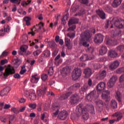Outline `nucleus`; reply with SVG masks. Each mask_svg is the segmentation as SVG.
Listing matches in <instances>:
<instances>
[{
    "label": "nucleus",
    "mask_w": 124,
    "mask_h": 124,
    "mask_svg": "<svg viewBox=\"0 0 124 124\" xmlns=\"http://www.w3.org/2000/svg\"><path fill=\"white\" fill-rule=\"evenodd\" d=\"M44 27V24L42 22H40L38 24L33 27V29L31 30V31L28 32V34H31L32 36H34V35H35V32H40V31L45 32L46 31Z\"/></svg>",
    "instance_id": "1"
},
{
    "label": "nucleus",
    "mask_w": 124,
    "mask_h": 124,
    "mask_svg": "<svg viewBox=\"0 0 124 124\" xmlns=\"http://www.w3.org/2000/svg\"><path fill=\"white\" fill-rule=\"evenodd\" d=\"M77 109L79 113H82L83 114L82 118L84 120H88L89 119V113L87 112L88 108L86 107H83V104H79L77 106Z\"/></svg>",
    "instance_id": "2"
},
{
    "label": "nucleus",
    "mask_w": 124,
    "mask_h": 124,
    "mask_svg": "<svg viewBox=\"0 0 124 124\" xmlns=\"http://www.w3.org/2000/svg\"><path fill=\"white\" fill-rule=\"evenodd\" d=\"M111 23H113L114 26L118 29H123L124 27V20L121 18L114 17L111 21Z\"/></svg>",
    "instance_id": "3"
},
{
    "label": "nucleus",
    "mask_w": 124,
    "mask_h": 124,
    "mask_svg": "<svg viewBox=\"0 0 124 124\" xmlns=\"http://www.w3.org/2000/svg\"><path fill=\"white\" fill-rule=\"evenodd\" d=\"M82 76V70L79 68H75L72 74V78L74 81L78 80V78Z\"/></svg>",
    "instance_id": "4"
},
{
    "label": "nucleus",
    "mask_w": 124,
    "mask_h": 124,
    "mask_svg": "<svg viewBox=\"0 0 124 124\" xmlns=\"http://www.w3.org/2000/svg\"><path fill=\"white\" fill-rule=\"evenodd\" d=\"M15 73V69L11 65H8L5 69V72L3 74V77L5 78H7L9 75H12Z\"/></svg>",
    "instance_id": "5"
},
{
    "label": "nucleus",
    "mask_w": 124,
    "mask_h": 124,
    "mask_svg": "<svg viewBox=\"0 0 124 124\" xmlns=\"http://www.w3.org/2000/svg\"><path fill=\"white\" fill-rule=\"evenodd\" d=\"M117 80H118V77L116 76H113L108 82V87L109 89L113 88L115 86Z\"/></svg>",
    "instance_id": "6"
},
{
    "label": "nucleus",
    "mask_w": 124,
    "mask_h": 124,
    "mask_svg": "<svg viewBox=\"0 0 124 124\" xmlns=\"http://www.w3.org/2000/svg\"><path fill=\"white\" fill-rule=\"evenodd\" d=\"M78 101H79V96L77 94H75L70 97L69 103L71 105H74V104H76Z\"/></svg>",
    "instance_id": "7"
},
{
    "label": "nucleus",
    "mask_w": 124,
    "mask_h": 124,
    "mask_svg": "<svg viewBox=\"0 0 124 124\" xmlns=\"http://www.w3.org/2000/svg\"><path fill=\"white\" fill-rule=\"evenodd\" d=\"M104 37L100 33L95 35L94 37V41L95 43H102L103 41Z\"/></svg>",
    "instance_id": "8"
},
{
    "label": "nucleus",
    "mask_w": 124,
    "mask_h": 124,
    "mask_svg": "<svg viewBox=\"0 0 124 124\" xmlns=\"http://www.w3.org/2000/svg\"><path fill=\"white\" fill-rule=\"evenodd\" d=\"M80 36L82 39H85L86 41H89L92 36V34L90 33V31H86L85 32L81 33Z\"/></svg>",
    "instance_id": "9"
},
{
    "label": "nucleus",
    "mask_w": 124,
    "mask_h": 124,
    "mask_svg": "<svg viewBox=\"0 0 124 124\" xmlns=\"http://www.w3.org/2000/svg\"><path fill=\"white\" fill-rule=\"evenodd\" d=\"M107 73L106 71L103 70L99 72L96 75V78L97 80H103L104 78L106 77Z\"/></svg>",
    "instance_id": "10"
},
{
    "label": "nucleus",
    "mask_w": 124,
    "mask_h": 124,
    "mask_svg": "<svg viewBox=\"0 0 124 124\" xmlns=\"http://www.w3.org/2000/svg\"><path fill=\"white\" fill-rule=\"evenodd\" d=\"M58 119L61 121H64L67 118V111L63 110L60 112L58 115Z\"/></svg>",
    "instance_id": "11"
},
{
    "label": "nucleus",
    "mask_w": 124,
    "mask_h": 124,
    "mask_svg": "<svg viewBox=\"0 0 124 124\" xmlns=\"http://www.w3.org/2000/svg\"><path fill=\"white\" fill-rule=\"evenodd\" d=\"M119 65H120V62L118 60H116L110 63L109 65V68L110 70H115V69L119 67Z\"/></svg>",
    "instance_id": "12"
},
{
    "label": "nucleus",
    "mask_w": 124,
    "mask_h": 124,
    "mask_svg": "<svg viewBox=\"0 0 124 124\" xmlns=\"http://www.w3.org/2000/svg\"><path fill=\"white\" fill-rule=\"evenodd\" d=\"M83 74L85 75V78H89V77H91L93 74V71L92 70V69L87 68L84 70Z\"/></svg>",
    "instance_id": "13"
},
{
    "label": "nucleus",
    "mask_w": 124,
    "mask_h": 124,
    "mask_svg": "<svg viewBox=\"0 0 124 124\" xmlns=\"http://www.w3.org/2000/svg\"><path fill=\"white\" fill-rule=\"evenodd\" d=\"M46 92H47V87H45L44 88L37 90V94L40 97L42 96L43 97L44 95L46 94Z\"/></svg>",
    "instance_id": "14"
},
{
    "label": "nucleus",
    "mask_w": 124,
    "mask_h": 124,
    "mask_svg": "<svg viewBox=\"0 0 124 124\" xmlns=\"http://www.w3.org/2000/svg\"><path fill=\"white\" fill-rule=\"evenodd\" d=\"M96 95V91L95 90H93V91L91 92L86 97V98L89 101H92L93 98L95 97V95Z\"/></svg>",
    "instance_id": "15"
},
{
    "label": "nucleus",
    "mask_w": 124,
    "mask_h": 124,
    "mask_svg": "<svg viewBox=\"0 0 124 124\" xmlns=\"http://www.w3.org/2000/svg\"><path fill=\"white\" fill-rule=\"evenodd\" d=\"M106 84L105 82H100L96 86V90L98 92H101V91H103V90L105 89Z\"/></svg>",
    "instance_id": "16"
},
{
    "label": "nucleus",
    "mask_w": 124,
    "mask_h": 124,
    "mask_svg": "<svg viewBox=\"0 0 124 124\" xmlns=\"http://www.w3.org/2000/svg\"><path fill=\"white\" fill-rule=\"evenodd\" d=\"M108 55L109 58H111L113 59L117 58V57H118V53H117L116 51L112 49L108 51Z\"/></svg>",
    "instance_id": "17"
},
{
    "label": "nucleus",
    "mask_w": 124,
    "mask_h": 124,
    "mask_svg": "<svg viewBox=\"0 0 124 124\" xmlns=\"http://www.w3.org/2000/svg\"><path fill=\"white\" fill-rule=\"evenodd\" d=\"M107 51H108V49L107 48V46H106L103 45L100 47V49L99 50V54L100 55H105L106 53H107Z\"/></svg>",
    "instance_id": "18"
},
{
    "label": "nucleus",
    "mask_w": 124,
    "mask_h": 124,
    "mask_svg": "<svg viewBox=\"0 0 124 124\" xmlns=\"http://www.w3.org/2000/svg\"><path fill=\"white\" fill-rule=\"evenodd\" d=\"M65 44L69 50H71V49H72L73 46L72 44H71V43H70V39L68 38H65Z\"/></svg>",
    "instance_id": "19"
},
{
    "label": "nucleus",
    "mask_w": 124,
    "mask_h": 124,
    "mask_svg": "<svg viewBox=\"0 0 124 124\" xmlns=\"http://www.w3.org/2000/svg\"><path fill=\"white\" fill-rule=\"evenodd\" d=\"M72 94V92H67L64 93L62 95L60 96V99L61 100H64V99H67L68 97Z\"/></svg>",
    "instance_id": "20"
},
{
    "label": "nucleus",
    "mask_w": 124,
    "mask_h": 124,
    "mask_svg": "<svg viewBox=\"0 0 124 124\" xmlns=\"http://www.w3.org/2000/svg\"><path fill=\"white\" fill-rule=\"evenodd\" d=\"M113 117H117L116 122H119L123 119V114L121 112H117L112 115Z\"/></svg>",
    "instance_id": "21"
},
{
    "label": "nucleus",
    "mask_w": 124,
    "mask_h": 124,
    "mask_svg": "<svg viewBox=\"0 0 124 124\" xmlns=\"http://www.w3.org/2000/svg\"><path fill=\"white\" fill-rule=\"evenodd\" d=\"M39 77L37 75H35L32 76L31 78V82L33 84H36L39 80Z\"/></svg>",
    "instance_id": "22"
},
{
    "label": "nucleus",
    "mask_w": 124,
    "mask_h": 124,
    "mask_svg": "<svg viewBox=\"0 0 124 124\" xmlns=\"http://www.w3.org/2000/svg\"><path fill=\"white\" fill-rule=\"evenodd\" d=\"M52 110L53 111L52 117L53 118H56L57 116H58V115L59 114V113H60V110L58 109L57 107H52Z\"/></svg>",
    "instance_id": "23"
},
{
    "label": "nucleus",
    "mask_w": 124,
    "mask_h": 124,
    "mask_svg": "<svg viewBox=\"0 0 124 124\" xmlns=\"http://www.w3.org/2000/svg\"><path fill=\"white\" fill-rule=\"evenodd\" d=\"M97 14L99 15L101 19H104L105 18V13L103 11L98 10L96 11Z\"/></svg>",
    "instance_id": "24"
},
{
    "label": "nucleus",
    "mask_w": 124,
    "mask_h": 124,
    "mask_svg": "<svg viewBox=\"0 0 124 124\" xmlns=\"http://www.w3.org/2000/svg\"><path fill=\"white\" fill-rule=\"evenodd\" d=\"M88 89H89V86L87 84H85L80 90V93H84L85 92L88 91Z\"/></svg>",
    "instance_id": "25"
},
{
    "label": "nucleus",
    "mask_w": 124,
    "mask_h": 124,
    "mask_svg": "<svg viewBox=\"0 0 124 124\" xmlns=\"http://www.w3.org/2000/svg\"><path fill=\"white\" fill-rule=\"evenodd\" d=\"M110 94V91H106L102 94V97L103 99H108Z\"/></svg>",
    "instance_id": "26"
},
{
    "label": "nucleus",
    "mask_w": 124,
    "mask_h": 124,
    "mask_svg": "<svg viewBox=\"0 0 124 124\" xmlns=\"http://www.w3.org/2000/svg\"><path fill=\"white\" fill-rule=\"evenodd\" d=\"M79 23V19L78 18H73L70 19L68 22V25L71 26L73 24H78Z\"/></svg>",
    "instance_id": "27"
},
{
    "label": "nucleus",
    "mask_w": 124,
    "mask_h": 124,
    "mask_svg": "<svg viewBox=\"0 0 124 124\" xmlns=\"http://www.w3.org/2000/svg\"><path fill=\"white\" fill-rule=\"evenodd\" d=\"M84 40H85L84 39H82L80 41V42L79 43L80 46H82H82H84V47H89V46H90V44H87V42H86Z\"/></svg>",
    "instance_id": "28"
},
{
    "label": "nucleus",
    "mask_w": 124,
    "mask_h": 124,
    "mask_svg": "<svg viewBox=\"0 0 124 124\" xmlns=\"http://www.w3.org/2000/svg\"><path fill=\"white\" fill-rule=\"evenodd\" d=\"M36 97H37V96H36L35 93H29V98L31 99V100H36Z\"/></svg>",
    "instance_id": "29"
},
{
    "label": "nucleus",
    "mask_w": 124,
    "mask_h": 124,
    "mask_svg": "<svg viewBox=\"0 0 124 124\" xmlns=\"http://www.w3.org/2000/svg\"><path fill=\"white\" fill-rule=\"evenodd\" d=\"M122 0H114L112 6L113 7H117L118 5H120L122 3Z\"/></svg>",
    "instance_id": "30"
},
{
    "label": "nucleus",
    "mask_w": 124,
    "mask_h": 124,
    "mask_svg": "<svg viewBox=\"0 0 124 124\" xmlns=\"http://www.w3.org/2000/svg\"><path fill=\"white\" fill-rule=\"evenodd\" d=\"M80 60L81 61V62H86V61L91 60V58H89L88 55L84 54L80 58Z\"/></svg>",
    "instance_id": "31"
},
{
    "label": "nucleus",
    "mask_w": 124,
    "mask_h": 124,
    "mask_svg": "<svg viewBox=\"0 0 124 124\" xmlns=\"http://www.w3.org/2000/svg\"><path fill=\"white\" fill-rule=\"evenodd\" d=\"M96 105L97 107H98V108H100V109H102L104 106V103L102 100H99L96 102Z\"/></svg>",
    "instance_id": "32"
},
{
    "label": "nucleus",
    "mask_w": 124,
    "mask_h": 124,
    "mask_svg": "<svg viewBox=\"0 0 124 124\" xmlns=\"http://www.w3.org/2000/svg\"><path fill=\"white\" fill-rule=\"evenodd\" d=\"M11 111L12 113H14V114H19L20 113V111H19V109L15 107H12L11 109Z\"/></svg>",
    "instance_id": "33"
},
{
    "label": "nucleus",
    "mask_w": 124,
    "mask_h": 124,
    "mask_svg": "<svg viewBox=\"0 0 124 124\" xmlns=\"http://www.w3.org/2000/svg\"><path fill=\"white\" fill-rule=\"evenodd\" d=\"M62 72L64 74H67V73H69V72H70V68L68 66H66L63 68Z\"/></svg>",
    "instance_id": "34"
},
{
    "label": "nucleus",
    "mask_w": 124,
    "mask_h": 124,
    "mask_svg": "<svg viewBox=\"0 0 124 124\" xmlns=\"http://www.w3.org/2000/svg\"><path fill=\"white\" fill-rule=\"evenodd\" d=\"M88 86L89 87H94L95 85H96V82H93V81L92 80V79L89 78L88 81Z\"/></svg>",
    "instance_id": "35"
},
{
    "label": "nucleus",
    "mask_w": 124,
    "mask_h": 124,
    "mask_svg": "<svg viewBox=\"0 0 124 124\" xmlns=\"http://www.w3.org/2000/svg\"><path fill=\"white\" fill-rule=\"evenodd\" d=\"M46 68L48 69V74L50 76L54 74V68L53 67H47Z\"/></svg>",
    "instance_id": "36"
},
{
    "label": "nucleus",
    "mask_w": 124,
    "mask_h": 124,
    "mask_svg": "<svg viewBox=\"0 0 124 124\" xmlns=\"http://www.w3.org/2000/svg\"><path fill=\"white\" fill-rule=\"evenodd\" d=\"M43 55H44L45 58H47L48 57H50L51 53L50 52V51H49L48 50H46L43 52Z\"/></svg>",
    "instance_id": "37"
},
{
    "label": "nucleus",
    "mask_w": 124,
    "mask_h": 124,
    "mask_svg": "<svg viewBox=\"0 0 124 124\" xmlns=\"http://www.w3.org/2000/svg\"><path fill=\"white\" fill-rule=\"evenodd\" d=\"M111 106L112 108H117L118 107V105L117 104V102L115 100H112L111 101Z\"/></svg>",
    "instance_id": "38"
},
{
    "label": "nucleus",
    "mask_w": 124,
    "mask_h": 124,
    "mask_svg": "<svg viewBox=\"0 0 124 124\" xmlns=\"http://www.w3.org/2000/svg\"><path fill=\"white\" fill-rule=\"evenodd\" d=\"M79 88H80V84L78 83H75L70 87L71 89L73 90H78V89H79Z\"/></svg>",
    "instance_id": "39"
},
{
    "label": "nucleus",
    "mask_w": 124,
    "mask_h": 124,
    "mask_svg": "<svg viewBox=\"0 0 124 124\" xmlns=\"http://www.w3.org/2000/svg\"><path fill=\"white\" fill-rule=\"evenodd\" d=\"M116 72L117 74H122V73H124V67L118 68L116 70Z\"/></svg>",
    "instance_id": "40"
},
{
    "label": "nucleus",
    "mask_w": 124,
    "mask_h": 124,
    "mask_svg": "<svg viewBox=\"0 0 124 124\" xmlns=\"http://www.w3.org/2000/svg\"><path fill=\"white\" fill-rule=\"evenodd\" d=\"M26 72L27 70H26V66L25 65L22 66L19 73L20 75H23L24 73H26Z\"/></svg>",
    "instance_id": "41"
},
{
    "label": "nucleus",
    "mask_w": 124,
    "mask_h": 124,
    "mask_svg": "<svg viewBox=\"0 0 124 124\" xmlns=\"http://www.w3.org/2000/svg\"><path fill=\"white\" fill-rule=\"evenodd\" d=\"M15 63H14V67L16 68H18L19 65H20V61L18 60V59H15L14 60Z\"/></svg>",
    "instance_id": "42"
},
{
    "label": "nucleus",
    "mask_w": 124,
    "mask_h": 124,
    "mask_svg": "<svg viewBox=\"0 0 124 124\" xmlns=\"http://www.w3.org/2000/svg\"><path fill=\"white\" fill-rule=\"evenodd\" d=\"M42 52V49H39L33 52L34 57L38 56Z\"/></svg>",
    "instance_id": "43"
},
{
    "label": "nucleus",
    "mask_w": 124,
    "mask_h": 124,
    "mask_svg": "<svg viewBox=\"0 0 124 124\" xmlns=\"http://www.w3.org/2000/svg\"><path fill=\"white\" fill-rule=\"evenodd\" d=\"M93 51H94V48L93 47H90L86 49L87 53H91V54H93Z\"/></svg>",
    "instance_id": "44"
},
{
    "label": "nucleus",
    "mask_w": 124,
    "mask_h": 124,
    "mask_svg": "<svg viewBox=\"0 0 124 124\" xmlns=\"http://www.w3.org/2000/svg\"><path fill=\"white\" fill-rule=\"evenodd\" d=\"M117 51H124V45H120L116 47Z\"/></svg>",
    "instance_id": "45"
},
{
    "label": "nucleus",
    "mask_w": 124,
    "mask_h": 124,
    "mask_svg": "<svg viewBox=\"0 0 124 124\" xmlns=\"http://www.w3.org/2000/svg\"><path fill=\"white\" fill-rule=\"evenodd\" d=\"M115 97L118 101H121V93L120 92H117L116 93Z\"/></svg>",
    "instance_id": "46"
},
{
    "label": "nucleus",
    "mask_w": 124,
    "mask_h": 124,
    "mask_svg": "<svg viewBox=\"0 0 124 124\" xmlns=\"http://www.w3.org/2000/svg\"><path fill=\"white\" fill-rule=\"evenodd\" d=\"M67 36L70 38H74L75 37V34L74 32H69L67 34Z\"/></svg>",
    "instance_id": "47"
},
{
    "label": "nucleus",
    "mask_w": 124,
    "mask_h": 124,
    "mask_svg": "<svg viewBox=\"0 0 124 124\" xmlns=\"http://www.w3.org/2000/svg\"><path fill=\"white\" fill-rule=\"evenodd\" d=\"M48 78V76L46 74H44L41 76V79L43 81H46Z\"/></svg>",
    "instance_id": "48"
},
{
    "label": "nucleus",
    "mask_w": 124,
    "mask_h": 124,
    "mask_svg": "<svg viewBox=\"0 0 124 124\" xmlns=\"http://www.w3.org/2000/svg\"><path fill=\"white\" fill-rule=\"evenodd\" d=\"M28 41V36L27 35H23L22 36V42L26 43Z\"/></svg>",
    "instance_id": "49"
},
{
    "label": "nucleus",
    "mask_w": 124,
    "mask_h": 124,
    "mask_svg": "<svg viewBox=\"0 0 124 124\" xmlns=\"http://www.w3.org/2000/svg\"><path fill=\"white\" fill-rule=\"evenodd\" d=\"M30 108L31 109H35L36 108V103H31L29 105Z\"/></svg>",
    "instance_id": "50"
},
{
    "label": "nucleus",
    "mask_w": 124,
    "mask_h": 124,
    "mask_svg": "<svg viewBox=\"0 0 124 124\" xmlns=\"http://www.w3.org/2000/svg\"><path fill=\"white\" fill-rule=\"evenodd\" d=\"M79 1L82 4L87 5L89 3V0H79Z\"/></svg>",
    "instance_id": "51"
},
{
    "label": "nucleus",
    "mask_w": 124,
    "mask_h": 124,
    "mask_svg": "<svg viewBox=\"0 0 124 124\" xmlns=\"http://www.w3.org/2000/svg\"><path fill=\"white\" fill-rule=\"evenodd\" d=\"M116 42L114 41L113 40H108L107 43L108 45H115V43Z\"/></svg>",
    "instance_id": "52"
},
{
    "label": "nucleus",
    "mask_w": 124,
    "mask_h": 124,
    "mask_svg": "<svg viewBox=\"0 0 124 124\" xmlns=\"http://www.w3.org/2000/svg\"><path fill=\"white\" fill-rule=\"evenodd\" d=\"M94 69H98L101 67V65L99 63H94L93 65Z\"/></svg>",
    "instance_id": "53"
},
{
    "label": "nucleus",
    "mask_w": 124,
    "mask_h": 124,
    "mask_svg": "<svg viewBox=\"0 0 124 124\" xmlns=\"http://www.w3.org/2000/svg\"><path fill=\"white\" fill-rule=\"evenodd\" d=\"M26 108H27V107H26V106H22L20 108L19 111L21 113H23L25 112V110H26Z\"/></svg>",
    "instance_id": "54"
},
{
    "label": "nucleus",
    "mask_w": 124,
    "mask_h": 124,
    "mask_svg": "<svg viewBox=\"0 0 124 124\" xmlns=\"http://www.w3.org/2000/svg\"><path fill=\"white\" fill-rule=\"evenodd\" d=\"M65 17H66V18H67V16L65 15L62 18L61 24H62V25H65V24H66V22H65V20L64 19Z\"/></svg>",
    "instance_id": "55"
},
{
    "label": "nucleus",
    "mask_w": 124,
    "mask_h": 124,
    "mask_svg": "<svg viewBox=\"0 0 124 124\" xmlns=\"http://www.w3.org/2000/svg\"><path fill=\"white\" fill-rule=\"evenodd\" d=\"M7 55H8V52H7L6 51H4L1 55L0 56V58H3V57H6V56H7Z\"/></svg>",
    "instance_id": "56"
},
{
    "label": "nucleus",
    "mask_w": 124,
    "mask_h": 124,
    "mask_svg": "<svg viewBox=\"0 0 124 124\" xmlns=\"http://www.w3.org/2000/svg\"><path fill=\"white\" fill-rule=\"evenodd\" d=\"M62 60L60 59L55 61L54 63L56 65H59L60 63H62Z\"/></svg>",
    "instance_id": "57"
},
{
    "label": "nucleus",
    "mask_w": 124,
    "mask_h": 124,
    "mask_svg": "<svg viewBox=\"0 0 124 124\" xmlns=\"http://www.w3.org/2000/svg\"><path fill=\"white\" fill-rule=\"evenodd\" d=\"M30 2L31 1H30V0H28L27 1H23L21 3V5L22 6H25L26 5H28V4H29V3H30Z\"/></svg>",
    "instance_id": "58"
},
{
    "label": "nucleus",
    "mask_w": 124,
    "mask_h": 124,
    "mask_svg": "<svg viewBox=\"0 0 124 124\" xmlns=\"http://www.w3.org/2000/svg\"><path fill=\"white\" fill-rule=\"evenodd\" d=\"M10 1L12 2V3H16L18 5L20 4V2H19V0H10Z\"/></svg>",
    "instance_id": "59"
},
{
    "label": "nucleus",
    "mask_w": 124,
    "mask_h": 124,
    "mask_svg": "<svg viewBox=\"0 0 124 124\" xmlns=\"http://www.w3.org/2000/svg\"><path fill=\"white\" fill-rule=\"evenodd\" d=\"M7 62H8V61L7 59L1 60L0 62L1 65H4V64H5V63H7Z\"/></svg>",
    "instance_id": "60"
},
{
    "label": "nucleus",
    "mask_w": 124,
    "mask_h": 124,
    "mask_svg": "<svg viewBox=\"0 0 124 124\" xmlns=\"http://www.w3.org/2000/svg\"><path fill=\"white\" fill-rule=\"evenodd\" d=\"M76 29V25H73L72 27H69L67 31H74Z\"/></svg>",
    "instance_id": "61"
},
{
    "label": "nucleus",
    "mask_w": 124,
    "mask_h": 124,
    "mask_svg": "<svg viewBox=\"0 0 124 124\" xmlns=\"http://www.w3.org/2000/svg\"><path fill=\"white\" fill-rule=\"evenodd\" d=\"M119 81L120 83H123V82H124V77L123 76V75L120 77Z\"/></svg>",
    "instance_id": "62"
},
{
    "label": "nucleus",
    "mask_w": 124,
    "mask_h": 124,
    "mask_svg": "<svg viewBox=\"0 0 124 124\" xmlns=\"http://www.w3.org/2000/svg\"><path fill=\"white\" fill-rule=\"evenodd\" d=\"M106 11L108 13H111V12H112V8L110 7H107L106 8Z\"/></svg>",
    "instance_id": "63"
},
{
    "label": "nucleus",
    "mask_w": 124,
    "mask_h": 124,
    "mask_svg": "<svg viewBox=\"0 0 124 124\" xmlns=\"http://www.w3.org/2000/svg\"><path fill=\"white\" fill-rule=\"evenodd\" d=\"M19 103H25L26 102V99L24 98H21L18 100Z\"/></svg>",
    "instance_id": "64"
}]
</instances>
